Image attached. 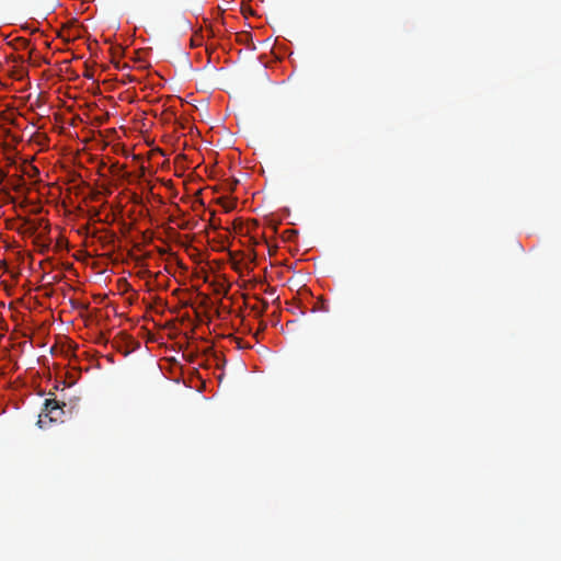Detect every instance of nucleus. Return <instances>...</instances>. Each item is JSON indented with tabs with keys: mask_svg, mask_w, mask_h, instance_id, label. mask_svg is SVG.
<instances>
[{
	"mask_svg": "<svg viewBox=\"0 0 561 561\" xmlns=\"http://www.w3.org/2000/svg\"><path fill=\"white\" fill-rule=\"evenodd\" d=\"M176 125H178V131L180 130V128H186V125L184 123H182L179 118H178V122H176Z\"/></svg>",
	"mask_w": 561,
	"mask_h": 561,
	"instance_id": "9d476101",
	"label": "nucleus"
},
{
	"mask_svg": "<svg viewBox=\"0 0 561 561\" xmlns=\"http://www.w3.org/2000/svg\"><path fill=\"white\" fill-rule=\"evenodd\" d=\"M176 332H178V336H179L180 335V329L179 328L176 329Z\"/></svg>",
	"mask_w": 561,
	"mask_h": 561,
	"instance_id": "6ab92c4d",
	"label": "nucleus"
},
{
	"mask_svg": "<svg viewBox=\"0 0 561 561\" xmlns=\"http://www.w3.org/2000/svg\"><path fill=\"white\" fill-rule=\"evenodd\" d=\"M176 345H178V353H179L181 351V347H182L181 342L179 340L176 342Z\"/></svg>",
	"mask_w": 561,
	"mask_h": 561,
	"instance_id": "ddd939ff",
	"label": "nucleus"
},
{
	"mask_svg": "<svg viewBox=\"0 0 561 561\" xmlns=\"http://www.w3.org/2000/svg\"><path fill=\"white\" fill-rule=\"evenodd\" d=\"M178 101H180V102H181V105H184V103H186L184 100H182V98H181V96H178Z\"/></svg>",
	"mask_w": 561,
	"mask_h": 561,
	"instance_id": "4468645a",
	"label": "nucleus"
},
{
	"mask_svg": "<svg viewBox=\"0 0 561 561\" xmlns=\"http://www.w3.org/2000/svg\"><path fill=\"white\" fill-rule=\"evenodd\" d=\"M160 307H162V312L164 311V305L160 304Z\"/></svg>",
	"mask_w": 561,
	"mask_h": 561,
	"instance_id": "a211bd4d",
	"label": "nucleus"
},
{
	"mask_svg": "<svg viewBox=\"0 0 561 561\" xmlns=\"http://www.w3.org/2000/svg\"><path fill=\"white\" fill-rule=\"evenodd\" d=\"M182 145H183L184 148H186L187 147V141L184 140Z\"/></svg>",
	"mask_w": 561,
	"mask_h": 561,
	"instance_id": "2eb2a0df",
	"label": "nucleus"
},
{
	"mask_svg": "<svg viewBox=\"0 0 561 561\" xmlns=\"http://www.w3.org/2000/svg\"><path fill=\"white\" fill-rule=\"evenodd\" d=\"M160 181H161V184L167 188V191L169 193V195L167 197L169 199H171L174 195L172 179L162 178Z\"/></svg>",
	"mask_w": 561,
	"mask_h": 561,
	"instance_id": "6e6552de",
	"label": "nucleus"
},
{
	"mask_svg": "<svg viewBox=\"0 0 561 561\" xmlns=\"http://www.w3.org/2000/svg\"><path fill=\"white\" fill-rule=\"evenodd\" d=\"M175 319L171 318L167 320V325L163 328L162 332L159 333L157 337V342L160 347H164V355L160 360L159 367L162 373H169L170 375L173 373V366L175 364V357L171 354L173 352V344H168V340H173L174 336V328L172 327Z\"/></svg>",
	"mask_w": 561,
	"mask_h": 561,
	"instance_id": "f257e3e1",
	"label": "nucleus"
},
{
	"mask_svg": "<svg viewBox=\"0 0 561 561\" xmlns=\"http://www.w3.org/2000/svg\"><path fill=\"white\" fill-rule=\"evenodd\" d=\"M192 239L193 233L186 232L184 234H181L178 231V270L184 267L180 259V249H182L184 253L187 254V256H190L191 259H194L198 254V249L191 244Z\"/></svg>",
	"mask_w": 561,
	"mask_h": 561,
	"instance_id": "7ed1b4c3",
	"label": "nucleus"
},
{
	"mask_svg": "<svg viewBox=\"0 0 561 561\" xmlns=\"http://www.w3.org/2000/svg\"><path fill=\"white\" fill-rule=\"evenodd\" d=\"M198 225V220L195 218V216H185L180 206L178 205V230H191L195 226Z\"/></svg>",
	"mask_w": 561,
	"mask_h": 561,
	"instance_id": "20e7f679",
	"label": "nucleus"
},
{
	"mask_svg": "<svg viewBox=\"0 0 561 561\" xmlns=\"http://www.w3.org/2000/svg\"><path fill=\"white\" fill-rule=\"evenodd\" d=\"M183 59H184V61H185L186 66L190 68V67H191V64H190V60H188V58H187V55H186V54H183Z\"/></svg>",
	"mask_w": 561,
	"mask_h": 561,
	"instance_id": "f8f14e48",
	"label": "nucleus"
},
{
	"mask_svg": "<svg viewBox=\"0 0 561 561\" xmlns=\"http://www.w3.org/2000/svg\"><path fill=\"white\" fill-rule=\"evenodd\" d=\"M65 405H66L65 403H62V405H60L59 401H57L56 399H46L45 403H44L43 413L39 414V419L37 422L38 426L39 427L45 426L46 421L44 420V417L48 419L49 422L57 421L64 413L62 408Z\"/></svg>",
	"mask_w": 561,
	"mask_h": 561,
	"instance_id": "f03ea898",
	"label": "nucleus"
},
{
	"mask_svg": "<svg viewBox=\"0 0 561 561\" xmlns=\"http://www.w3.org/2000/svg\"><path fill=\"white\" fill-rule=\"evenodd\" d=\"M176 141H178V147L180 146V137L178 136L176 138Z\"/></svg>",
	"mask_w": 561,
	"mask_h": 561,
	"instance_id": "f3484780",
	"label": "nucleus"
},
{
	"mask_svg": "<svg viewBox=\"0 0 561 561\" xmlns=\"http://www.w3.org/2000/svg\"><path fill=\"white\" fill-rule=\"evenodd\" d=\"M182 183L187 193V197H181V199L184 204H186L191 201L192 197L196 196L201 192V188L199 187H195V188L188 187L190 183L186 180H184Z\"/></svg>",
	"mask_w": 561,
	"mask_h": 561,
	"instance_id": "0eeeda50",
	"label": "nucleus"
},
{
	"mask_svg": "<svg viewBox=\"0 0 561 561\" xmlns=\"http://www.w3.org/2000/svg\"><path fill=\"white\" fill-rule=\"evenodd\" d=\"M0 178H4V173L0 170Z\"/></svg>",
	"mask_w": 561,
	"mask_h": 561,
	"instance_id": "dca6fc26",
	"label": "nucleus"
},
{
	"mask_svg": "<svg viewBox=\"0 0 561 561\" xmlns=\"http://www.w3.org/2000/svg\"><path fill=\"white\" fill-rule=\"evenodd\" d=\"M180 287L178 286V314H176V318H178V323L181 321L183 322L184 319H190V314H188V311L185 310L183 313L181 311V308L182 307H186L187 305V300L186 299H182L180 297Z\"/></svg>",
	"mask_w": 561,
	"mask_h": 561,
	"instance_id": "423d86ee",
	"label": "nucleus"
},
{
	"mask_svg": "<svg viewBox=\"0 0 561 561\" xmlns=\"http://www.w3.org/2000/svg\"><path fill=\"white\" fill-rule=\"evenodd\" d=\"M181 158H183V159H187V154H180V153H178V156H176V159H178V165L180 164V160H181Z\"/></svg>",
	"mask_w": 561,
	"mask_h": 561,
	"instance_id": "9b49d317",
	"label": "nucleus"
},
{
	"mask_svg": "<svg viewBox=\"0 0 561 561\" xmlns=\"http://www.w3.org/2000/svg\"><path fill=\"white\" fill-rule=\"evenodd\" d=\"M165 232L168 233L169 238H173V230L172 227L168 224V227L165 228Z\"/></svg>",
	"mask_w": 561,
	"mask_h": 561,
	"instance_id": "1a4fd4ad",
	"label": "nucleus"
},
{
	"mask_svg": "<svg viewBox=\"0 0 561 561\" xmlns=\"http://www.w3.org/2000/svg\"><path fill=\"white\" fill-rule=\"evenodd\" d=\"M168 149H156L153 151V159L157 164L163 170L170 168V158H169Z\"/></svg>",
	"mask_w": 561,
	"mask_h": 561,
	"instance_id": "39448f33",
	"label": "nucleus"
}]
</instances>
